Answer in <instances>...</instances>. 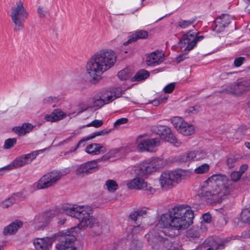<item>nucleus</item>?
Listing matches in <instances>:
<instances>
[{"label":"nucleus","mask_w":250,"mask_h":250,"mask_svg":"<svg viewBox=\"0 0 250 250\" xmlns=\"http://www.w3.org/2000/svg\"><path fill=\"white\" fill-rule=\"evenodd\" d=\"M117 61L116 53L111 49L97 51L88 60L85 65L86 74L93 83H97L102 75L113 67Z\"/></svg>","instance_id":"f257e3e1"},{"label":"nucleus","mask_w":250,"mask_h":250,"mask_svg":"<svg viewBox=\"0 0 250 250\" xmlns=\"http://www.w3.org/2000/svg\"><path fill=\"white\" fill-rule=\"evenodd\" d=\"M193 217V212L189 207L180 205L174 207L168 213L162 215L158 226L171 230H177L179 233L192 224Z\"/></svg>","instance_id":"f03ea898"},{"label":"nucleus","mask_w":250,"mask_h":250,"mask_svg":"<svg viewBox=\"0 0 250 250\" xmlns=\"http://www.w3.org/2000/svg\"><path fill=\"white\" fill-rule=\"evenodd\" d=\"M227 181L228 178L225 175H212L202 186V196L214 203L221 202L224 197L231 191L229 184L226 183Z\"/></svg>","instance_id":"7ed1b4c3"},{"label":"nucleus","mask_w":250,"mask_h":250,"mask_svg":"<svg viewBox=\"0 0 250 250\" xmlns=\"http://www.w3.org/2000/svg\"><path fill=\"white\" fill-rule=\"evenodd\" d=\"M61 210L63 214L81 220L79 225L81 229L91 228L96 223L95 219L90 215L91 209L88 206L65 204Z\"/></svg>","instance_id":"20e7f679"},{"label":"nucleus","mask_w":250,"mask_h":250,"mask_svg":"<svg viewBox=\"0 0 250 250\" xmlns=\"http://www.w3.org/2000/svg\"><path fill=\"white\" fill-rule=\"evenodd\" d=\"M198 32L190 30L183 35L180 39L179 45L181 48H184L186 53H181L177 58V61L179 62L187 58L188 52L194 48L198 42L204 38L203 36H198Z\"/></svg>","instance_id":"39448f33"},{"label":"nucleus","mask_w":250,"mask_h":250,"mask_svg":"<svg viewBox=\"0 0 250 250\" xmlns=\"http://www.w3.org/2000/svg\"><path fill=\"white\" fill-rule=\"evenodd\" d=\"M121 150V149L120 148L111 150L100 159L89 161L78 166L76 170V175L78 176L83 177L94 172L98 168V163L99 162L101 161H104L109 160V159L115 156Z\"/></svg>","instance_id":"423d86ee"},{"label":"nucleus","mask_w":250,"mask_h":250,"mask_svg":"<svg viewBox=\"0 0 250 250\" xmlns=\"http://www.w3.org/2000/svg\"><path fill=\"white\" fill-rule=\"evenodd\" d=\"M166 161L161 158H152L136 165L133 168L134 172L139 175H147L163 167Z\"/></svg>","instance_id":"0eeeda50"},{"label":"nucleus","mask_w":250,"mask_h":250,"mask_svg":"<svg viewBox=\"0 0 250 250\" xmlns=\"http://www.w3.org/2000/svg\"><path fill=\"white\" fill-rule=\"evenodd\" d=\"M10 16L15 25L14 30L16 31L21 30L24 28L23 23L28 17L27 12L22 1H18L12 7Z\"/></svg>","instance_id":"6e6552de"},{"label":"nucleus","mask_w":250,"mask_h":250,"mask_svg":"<svg viewBox=\"0 0 250 250\" xmlns=\"http://www.w3.org/2000/svg\"><path fill=\"white\" fill-rule=\"evenodd\" d=\"M135 143L137 151L141 152H155L160 144L159 138H148L146 135L138 136Z\"/></svg>","instance_id":"1a4fd4ad"},{"label":"nucleus","mask_w":250,"mask_h":250,"mask_svg":"<svg viewBox=\"0 0 250 250\" xmlns=\"http://www.w3.org/2000/svg\"><path fill=\"white\" fill-rule=\"evenodd\" d=\"M62 176L59 170H52L41 177L39 180L37 188L39 189H46L54 187Z\"/></svg>","instance_id":"9d476101"},{"label":"nucleus","mask_w":250,"mask_h":250,"mask_svg":"<svg viewBox=\"0 0 250 250\" xmlns=\"http://www.w3.org/2000/svg\"><path fill=\"white\" fill-rule=\"evenodd\" d=\"M76 232L68 230L59 235V242L56 244L57 250H77L75 244L76 240Z\"/></svg>","instance_id":"9b49d317"},{"label":"nucleus","mask_w":250,"mask_h":250,"mask_svg":"<svg viewBox=\"0 0 250 250\" xmlns=\"http://www.w3.org/2000/svg\"><path fill=\"white\" fill-rule=\"evenodd\" d=\"M44 150L40 149L32 151L28 154H22L17 157L11 163L4 167V168L7 170H12L28 165L36 158L38 154L43 152Z\"/></svg>","instance_id":"f8f14e48"},{"label":"nucleus","mask_w":250,"mask_h":250,"mask_svg":"<svg viewBox=\"0 0 250 250\" xmlns=\"http://www.w3.org/2000/svg\"><path fill=\"white\" fill-rule=\"evenodd\" d=\"M170 122L177 131L184 136L192 135L195 132L194 125L186 122L181 117H174L170 119Z\"/></svg>","instance_id":"ddd939ff"},{"label":"nucleus","mask_w":250,"mask_h":250,"mask_svg":"<svg viewBox=\"0 0 250 250\" xmlns=\"http://www.w3.org/2000/svg\"><path fill=\"white\" fill-rule=\"evenodd\" d=\"M153 130L162 140L172 144L177 147L181 145L182 142L176 137L169 127L160 125L155 126Z\"/></svg>","instance_id":"4468645a"},{"label":"nucleus","mask_w":250,"mask_h":250,"mask_svg":"<svg viewBox=\"0 0 250 250\" xmlns=\"http://www.w3.org/2000/svg\"><path fill=\"white\" fill-rule=\"evenodd\" d=\"M250 89V79L242 78L238 80L233 85H226L224 90L228 93L240 95Z\"/></svg>","instance_id":"2eb2a0df"},{"label":"nucleus","mask_w":250,"mask_h":250,"mask_svg":"<svg viewBox=\"0 0 250 250\" xmlns=\"http://www.w3.org/2000/svg\"><path fill=\"white\" fill-rule=\"evenodd\" d=\"M135 174L136 175L135 178L129 180L127 183L128 188L143 190L150 194H153L155 192V189L145 181L143 177H145V175H139L136 172H135Z\"/></svg>","instance_id":"dca6fc26"},{"label":"nucleus","mask_w":250,"mask_h":250,"mask_svg":"<svg viewBox=\"0 0 250 250\" xmlns=\"http://www.w3.org/2000/svg\"><path fill=\"white\" fill-rule=\"evenodd\" d=\"M180 177V175L176 171H165L159 177V184L163 189L167 190L173 187L174 184L178 182Z\"/></svg>","instance_id":"f3484780"},{"label":"nucleus","mask_w":250,"mask_h":250,"mask_svg":"<svg viewBox=\"0 0 250 250\" xmlns=\"http://www.w3.org/2000/svg\"><path fill=\"white\" fill-rule=\"evenodd\" d=\"M55 216L54 211H46L37 215L31 222V226L36 230H43Z\"/></svg>","instance_id":"a211bd4d"},{"label":"nucleus","mask_w":250,"mask_h":250,"mask_svg":"<svg viewBox=\"0 0 250 250\" xmlns=\"http://www.w3.org/2000/svg\"><path fill=\"white\" fill-rule=\"evenodd\" d=\"M232 18L229 15L223 14L217 18L212 26L213 30L220 33L230 23Z\"/></svg>","instance_id":"6ab92c4d"},{"label":"nucleus","mask_w":250,"mask_h":250,"mask_svg":"<svg viewBox=\"0 0 250 250\" xmlns=\"http://www.w3.org/2000/svg\"><path fill=\"white\" fill-rule=\"evenodd\" d=\"M92 105L88 106L83 103H80L78 105V106H80V108L78 109V110L76 112V115L86 110L89 108L96 107L97 108H100L105 104L102 97L100 96L94 97L92 99Z\"/></svg>","instance_id":"aec40b11"},{"label":"nucleus","mask_w":250,"mask_h":250,"mask_svg":"<svg viewBox=\"0 0 250 250\" xmlns=\"http://www.w3.org/2000/svg\"><path fill=\"white\" fill-rule=\"evenodd\" d=\"M225 242L224 240L218 238L209 237L206 240L203 244L205 247H208L207 250H217L223 249L225 247Z\"/></svg>","instance_id":"412c9836"},{"label":"nucleus","mask_w":250,"mask_h":250,"mask_svg":"<svg viewBox=\"0 0 250 250\" xmlns=\"http://www.w3.org/2000/svg\"><path fill=\"white\" fill-rule=\"evenodd\" d=\"M52 244V239L48 237L37 238L33 240L35 250H49Z\"/></svg>","instance_id":"4be33fe9"},{"label":"nucleus","mask_w":250,"mask_h":250,"mask_svg":"<svg viewBox=\"0 0 250 250\" xmlns=\"http://www.w3.org/2000/svg\"><path fill=\"white\" fill-rule=\"evenodd\" d=\"M164 60V54L162 51H155L148 55L146 58L147 65L155 66L160 64Z\"/></svg>","instance_id":"5701e85b"},{"label":"nucleus","mask_w":250,"mask_h":250,"mask_svg":"<svg viewBox=\"0 0 250 250\" xmlns=\"http://www.w3.org/2000/svg\"><path fill=\"white\" fill-rule=\"evenodd\" d=\"M23 226L22 222L16 220L7 226L5 227L3 230L4 235H12L16 233L17 230Z\"/></svg>","instance_id":"b1692460"},{"label":"nucleus","mask_w":250,"mask_h":250,"mask_svg":"<svg viewBox=\"0 0 250 250\" xmlns=\"http://www.w3.org/2000/svg\"><path fill=\"white\" fill-rule=\"evenodd\" d=\"M148 37V33L145 30H139L130 35L127 41L125 42L124 44L126 45L139 39H144Z\"/></svg>","instance_id":"393cba45"},{"label":"nucleus","mask_w":250,"mask_h":250,"mask_svg":"<svg viewBox=\"0 0 250 250\" xmlns=\"http://www.w3.org/2000/svg\"><path fill=\"white\" fill-rule=\"evenodd\" d=\"M85 151L91 155H97L101 152H105V148L99 144L94 143L88 145L86 147Z\"/></svg>","instance_id":"a878e982"},{"label":"nucleus","mask_w":250,"mask_h":250,"mask_svg":"<svg viewBox=\"0 0 250 250\" xmlns=\"http://www.w3.org/2000/svg\"><path fill=\"white\" fill-rule=\"evenodd\" d=\"M34 127V126L30 123H24L21 126L14 127L13 130L16 133L21 136L31 132Z\"/></svg>","instance_id":"bb28decb"},{"label":"nucleus","mask_w":250,"mask_h":250,"mask_svg":"<svg viewBox=\"0 0 250 250\" xmlns=\"http://www.w3.org/2000/svg\"><path fill=\"white\" fill-rule=\"evenodd\" d=\"M149 76V73L145 70H141L131 79L132 82L140 81L146 79Z\"/></svg>","instance_id":"cd10ccee"},{"label":"nucleus","mask_w":250,"mask_h":250,"mask_svg":"<svg viewBox=\"0 0 250 250\" xmlns=\"http://www.w3.org/2000/svg\"><path fill=\"white\" fill-rule=\"evenodd\" d=\"M104 188L110 192H114L118 188V185L113 180H108L104 185Z\"/></svg>","instance_id":"c85d7f7f"},{"label":"nucleus","mask_w":250,"mask_h":250,"mask_svg":"<svg viewBox=\"0 0 250 250\" xmlns=\"http://www.w3.org/2000/svg\"><path fill=\"white\" fill-rule=\"evenodd\" d=\"M201 229L199 227H193L187 232V236L192 238H198L200 236Z\"/></svg>","instance_id":"c756f323"},{"label":"nucleus","mask_w":250,"mask_h":250,"mask_svg":"<svg viewBox=\"0 0 250 250\" xmlns=\"http://www.w3.org/2000/svg\"><path fill=\"white\" fill-rule=\"evenodd\" d=\"M102 97L105 104H108L116 99V97L114 95L113 92L111 91L102 93Z\"/></svg>","instance_id":"7c9ffc66"},{"label":"nucleus","mask_w":250,"mask_h":250,"mask_svg":"<svg viewBox=\"0 0 250 250\" xmlns=\"http://www.w3.org/2000/svg\"><path fill=\"white\" fill-rule=\"evenodd\" d=\"M184 162H189L191 161H196V155L195 150L188 151L185 153L182 158Z\"/></svg>","instance_id":"2f4dec72"},{"label":"nucleus","mask_w":250,"mask_h":250,"mask_svg":"<svg viewBox=\"0 0 250 250\" xmlns=\"http://www.w3.org/2000/svg\"><path fill=\"white\" fill-rule=\"evenodd\" d=\"M132 74V72L128 68L124 69L118 72V78L121 80H126L128 79Z\"/></svg>","instance_id":"473e14b6"},{"label":"nucleus","mask_w":250,"mask_h":250,"mask_svg":"<svg viewBox=\"0 0 250 250\" xmlns=\"http://www.w3.org/2000/svg\"><path fill=\"white\" fill-rule=\"evenodd\" d=\"M210 168V166L208 164L204 163L194 169V172L197 174H202L207 173Z\"/></svg>","instance_id":"72a5a7b5"},{"label":"nucleus","mask_w":250,"mask_h":250,"mask_svg":"<svg viewBox=\"0 0 250 250\" xmlns=\"http://www.w3.org/2000/svg\"><path fill=\"white\" fill-rule=\"evenodd\" d=\"M55 122L61 120L66 117V114L60 109H56L52 111Z\"/></svg>","instance_id":"f704fd0d"},{"label":"nucleus","mask_w":250,"mask_h":250,"mask_svg":"<svg viewBox=\"0 0 250 250\" xmlns=\"http://www.w3.org/2000/svg\"><path fill=\"white\" fill-rule=\"evenodd\" d=\"M146 210L144 209H139L132 213L130 216L132 220L135 221L141 216L146 215Z\"/></svg>","instance_id":"c9c22d12"},{"label":"nucleus","mask_w":250,"mask_h":250,"mask_svg":"<svg viewBox=\"0 0 250 250\" xmlns=\"http://www.w3.org/2000/svg\"><path fill=\"white\" fill-rule=\"evenodd\" d=\"M195 21V19L189 20H181L178 22V26L182 29H186L193 24Z\"/></svg>","instance_id":"e433bc0d"},{"label":"nucleus","mask_w":250,"mask_h":250,"mask_svg":"<svg viewBox=\"0 0 250 250\" xmlns=\"http://www.w3.org/2000/svg\"><path fill=\"white\" fill-rule=\"evenodd\" d=\"M17 197H18L17 194L13 195L10 198L2 202L0 204L1 207L3 208H7L11 206L16 201V198Z\"/></svg>","instance_id":"4c0bfd02"},{"label":"nucleus","mask_w":250,"mask_h":250,"mask_svg":"<svg viewBox=\"0 0 250 250\" xmlns=\"http://www.w3.org/2000/svg\"><path fill=\"white\" fill-rule=\"evenodd\" d=\"M196 161L204 159L207 157V153L204 150L199 148L195 150Z\"/></svg>","instance_id":"58836bf2"},{"label":"nucleus","mask_w":250,"mask_h":250,"mask_svg":"<svg viewBox=\"0 0 250 250\" xmlns=\"http://www.w3.org/2000/svg\"><path fill=\"white\" fill-rule=\"evenodd\" d=\"M59 101V98L55 96H48L45 97L42 101V104H51L53 103L58 102Z\"/></svg>","instance_id":"ea45409f"},{"label":"nucleus","mask_w":250,"mask_h":250,"mask_svg":"<svg viewBox=\"0 0 250 250\" xmlns=\"http://www.w3.org/2000/svg\"><path fill=\"white\" fill-rule=\"evenodd\" d=\"M16 142L17 140L15 138L7 139L5 141L3 148L5 149H10L16 144Z\"/></svg>","instance_id":"a19ab883"},{"label":"nucleus","mask_w":250,"mask_h":250,"mask_svg":"<svg viewBox=\"0 0 250 250\" xmlns=\"http://www.w3.org/2000/svg\"><path fill=\"white\" fill-rule=\"evenodd\" d=\"M241 217L242 221L250 223V210L242 211Z\"/></svg>","instance_id":"79ce46f5"},{"label":"nucleus","mask_w":250,"mask_h":250,"mask_svg":"<svg viewBox=\"0 0 250 250\" xmlns=\"http://www.w3.org/2000/svg\"><path fill=\"white\" fill-rule=\"evenodd\" d=\"M237 161L238 159L237 158L234 156H230L227 160V165L229 168H233L235 167Z\"/></svg>","instance_id":"37998d69"},{"label":"nucleus","mask_w":250,"mask_h":250,"mask_svg":"<svg viewBox=\"0 0 250 250\" xmlns=\"http://www.w3.org/2000/svg\"><path fill=\"white\" fill-rule=\"evenodd\" d=\"M200 107L199 106H194L189 107L186 110V112L189 115H192L194 114H196L199 111Z\"/></svg>","instance_id":"c03bdc74"},{"label":"nucleus","mask_w":250,"mask_h":250,"mask_svg":"<svg viewBox=\"0 0 250 250\" xmlns=\"http://www.w3.org/2000/svg\"><path fill=\"white\" fill-rule=\"evenodd\" d=\"M128 119L126 118H122L117 120L114 123V127L115 128H119L122 125L126 124Z\"/></svg>","instance_id":"a18cd8bd"},{"label":"nucleus","mask_w":250,"mask_h":250,"mask_svg":"<svg viewBox=\"0 0 250 250\" xmlns=\"http://www.w3.org/2000/svg\"><path fill=\"white\" fill-rule=\"evenodd\" d=\"M108 131L106 130H101L97 131L91 134L90 135L87 137V140L92 139L98 136H103L108 134Z\"/></svg>","instance_id":"49530a36"},{"label":"nucleus","mask_w":250,"mask_h":250,"mask_svg":"<svg viewBox=\"0 0 250 250\" xmlns=\"http://www.w3.org/2000/svg\"><path fill=\"white\" fill-rule=\"evenodd\" d=\"M175 87L174 83H170L166 85L163 89L164 92L165 93H171L173 92Z\"/></svg>","instance_id":"de8ad7c7"},{"label":"nucleus","mask_w":250,"mask_h":250,"mask_svg":"<svg viewBox=\"0 0 250 250\" xmlns=\"http://www.w3.org/2000/svg\"><path fill=\"white\" fill-rule=\"evenodd\" d=\"M103 122L101 120H95L92 122L89 123L87 126H93L95 127H99L102 125Z\"/></svg>","instance_id":"09e8293b"},{"label":"nucleus","mask_w":250,"mask_h":250,"mask_svg":"<svg viewBox=\"0 0 250 250\" xmlns=\"http://www.w3.org/2000/svg\"><path fill=\"white\" fill-rule=\"evenodd\" d=\"M241 176L242 175L238 171H233L230 174V178L234 182L238 181Z\"/></svg>","instance_id":"8fccbe9b"},{"label":"nucleus","mask_w":250,"mask_h":250,"mask_svg":"<svg viewBox=\"0 0 250 250\" xmlns=\"http://www.w3.org/2000/svg\"><path fill=\"white\" fill-rule=\"evenodd\" d=\"M142 244L140 242H132L129 247V250H141Z\"/></svg>","instance_id":"3c124183"},{"label":"nucleus","mask_w":250,"mask_h":250,"mask_svg":"<svg viewBox=\"0 0 250 250\" xmlns=\"http://www.w3.org/2000/svg\"><path fill=\"white\" fill-rule=\"evenodd\" d=\"M245 60V58L240 57L235 59L234 61V64L236 67L240 66L242 63H243L244 61Z\"/></svg>","instance_id":"603ef678"},{"label":"nucleus","mask_w":250,"mask_h":250,"mask_svg":"<svg viewBox=\"0 0 250 250\" xmlns=\"http://www.w3.org/2000/svg\"><path fill=\"white\" fill-rule=\"evenodd\" d=\"M111 91L113 92V94L116 97V98L119 97L122 94V91L120 88H116Z\"/></svg>","instance_id":"864d4df0"},{"label":"nucleus","mask_w":250,"mask_h":250,"mask_svg":"<svg viewBox=\"0 0 250 250\" xmlns=\"http://www.w3.org/2000/svg\"><path fill=\"white\" fill-rule=\"evenodd\" d=\"M44 119L47 122H55L53 115H52V112L50 114H46L44 116Z\"/></svg>","instance_id":"5fc2aeb1"},{"label":"nucleus","mask_w":250,"mask_h":250,"mask_svg":"<svg viewBox=\"0 0 250 250\" xmlns=\"http://www.w3.org/2000/svg\"><path fill=\"white\" fill-rule=\"evenodd\" d=\"M203 218L206 223H210L211 221V215L209 213H205L204 214L203 216Z\"/></svg>","instance_id":"6e6d98bb"},{"label":"nucleus","mask_w":250,"mask_h":250,"mask_svg":"<svg viewBox=\"0 0 250 250\" xmlns=\"http://www.w3.org/2000/svg\"><path fill=\"white\" fill-rule=\"evenodd\" d=\"M168 98V96L165 93L162 94L159 98L162 104L165 103Z\"/></svg>","instance_id":"4d7b16f0"},{"label":"nucleus","mask_w":250,"mask_h":250,"mask_svg":"<svg viewBox=\"0 0 250 250\" xmlns=\"http://www.w3.org/2000/svg\"><path fill=\"white\" fill-rule=\"evenodd\" d=\"M144 229V227L137 226H134L132 229V231L134 233H136L139 232L141 230Z\"/></svg>","instance_id":"13d9d810"},{"label":"nucleus","mask_w":250,"mask_h":250,"mask_svg":"<svg viewBox=\"0 0 250 250\" xmlns=\"http://www.w3.org/2000/svg\"><path fill=\"white\" fill-rule=\"evenodd\" d=\"M38 12L40 17H45L46 11L43 7H39L38 9Z\"/></svg>","instance_id":"bf43d9fd"},{"label":"nucleus","mask_w":250,"mask_h":250,"mask_svg":"<svg viewBox=\"0 0 250 250\" xmlns=\"http://www.w3.org/2000/svg\"><path fill=\"white\" fill-rule=\"evenodd\" d=\"M248 168V166L247 164H243L242 165L239 169V171H238L242 175V174L245 173V172L247 170Z\"/></svg>","instance_id":"052dcab7"},{"label":"nucleus","mask_w":250,"mask_h":250,"mask_svg":"<svg viewBox=\"0 0 250 250\" xmlns=\"http://www.w3.org/2000/svg\"><path fill=\"white\" fill-rule=\"evenodd\" d=\"M58 223L59 224L62 225L65 223L66 219L64 218L61 217L60 214L58 215Z\"/></svg>","instance_id":"680f3d73"},{"label":"nucleus","mask_w":250,"mask_h":250,"mask_svg":"<svg viewBox=\"0 0 250 250\" xmlns=\"http://www.w3.org/2000/svg\"><path fill=\"white\" fill-rule=\"evenodd\" d=\"M88 140H87V138L85 139H82L80 140L77 145V148L83 146L85 142Z\"/></svg>","instance_id":"e2e57ef3"},{"label":"nucleus","mask_w":250,"mask_h":250,"mask_svg":"<svg viewBox=\"0 0 250 250\" xmlns=\"http://www.w3.org/2000/svg\"><path fill=\"white\" fill-rule=\"evenodd\" d=\"M150 103H151L152 104H153L155 106H158L159 104H162V103L159 98H158L157 99H155V100L152 101Z\"/></svg>","instance_id":"0e129e2a"},{"label":"nucleus","mask_w":250,"mask_h":250,"mask_svg":"<svg viewBox=\"0 0 250 250\" xmlns=\"http://www.w3.org/2000/svg\"><path fill=\"white\" fill-rule=\"evenodd\" d=\"M152 236L153 234L152 232H149L146 235V237L147 238L148 241L149 242L153 241L152 240L153 239Z\"/></svg>","instance_id":"69168bd1"},{"label":"nucleus","mask_w":250,"mask_h":250,"mask_svg":"<svg viewBox=\"0 0 250 250\" xmlns=\"http://www.w3.org/2000/svg\"><path fill=\"white\" fill-rule=\"evenodd\" d=\"M72 138V136H70L68 138H66V139L64 140L63 141H62V142H60V145H63L65 143H68L70 141L71 138Z\"/></svg>","instance_id":"338daca9"},{"label":"nucleus","mask_w":250,"mask_h":250,"mask_svg":"<svg viewBox=\"0 0 250 250\" xmlns=\"http://www.w3.org/2000/svg\"><path fill=\"white\" fill-rule=\"evenodd\" d=\"M245 146L248 148V149H250V143L249 142H246L244 144Z\"/></svg>","instance_id":"774afa93"}]
</instances>
